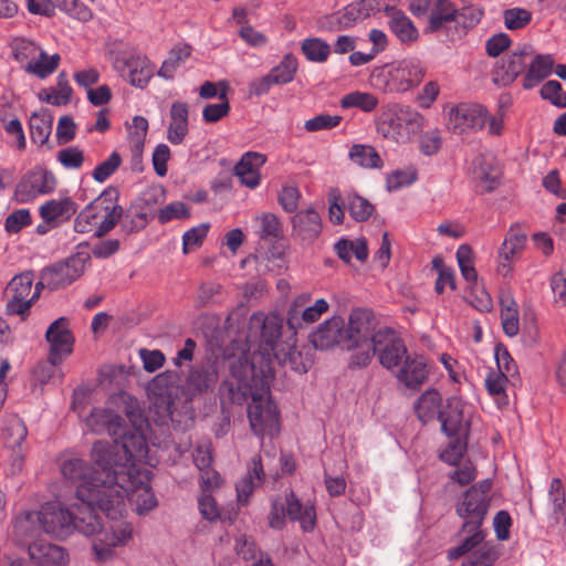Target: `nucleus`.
I'll use <instances>...</instances> for the list:
<instances>
[{
    "mask_svg": "<svg viewBox=\"0 0 566 566\" xmlns=\"http://www.w3.org/2000/svg\"><path fill=\"white\" fill-rule=\"evenodd\" d=\"M91 458L94 468L82 459L73 458L62 463L63 476L75 485V496L78 501L98 503L103 510L118 509L120 489L116 479L123 481L125 467L117 464L115 475L111 473L112 459L107 451V442L97 441L93 444Z\"/></svg>",
    "mask_w": 566,
    "mask_h": 566,
    "instance_id": "f257e3e1",
    "label": "nucleus"
},
{
    "mask_svg": "<svg viewBox=\"0 0 566 566\" xmlns=\"http://www.w3.org/2000/svg\"><path fill=\"white\" fill-rule=\"evenodd\" d=\"M553 70L552 55L536 53L533 45L524 43L495 63L492 76L496 85L505 87L523 75V88L531 90L549 76Z\"/></svg>",
    "mask_w": 566,
    "mask_h": 566,
    "instance_id": "f03ea898",
    "label": "nucleus"
},
{
    "mask_svg": "<svg viewBox=\"0 0 566 566\" xmlns=\"http://www.w3.org/2000/svg\"><path fill=\"white\" fill-rule=\"evenodd\" d=\"M261 356L240 355L229 359V376L219 386L218 395L222 410H228L233 405H242L254 390L255 379L260 376V367L256 360Z\"/></svg>",
    "mask_w": 566,
    "mask_h": 566,
    "instance_id": "7ed1b4c3",
    "label": "nucleus"
},
{
    "mask_svg": "<svg viewBox=\"0 0 566 566\" xmlns=\"http://www.w3.org/2000/svg\"><path fill=\"white\" fill-rule=\"evenodd\" d=\"M122 216L118 190L108 187L76 216L74 230L77 233L94 231V234L101 238L115 228Z\"/></svg>",
    "mask_w": 566,
    "mask_h": 566,
    "instance_id": "20e7f679",
    "label": "nucleus"
},
{
    "mask_svg": "<svg viewBox=\"0 0 566 566\" xmlns=\"http://www.w3.org/2000/svg\"><path fill=\"white\" fill-rule=\"evenodd\" d=\"M378 321L374 312L365 307L354 308L345 326V349L352 352L350 368H364L370 364V344L377 333Z\"/></svg>",
    "mask_w": 566,
    "mask_h": 566,
    "instance_id": "39448f33",
    "label": "nucleus"
},
{
    "mask_svg": "<svg viewBox=\"0 0 566 566\" xmlns=\"http://www.w3.org/2000/svg\"><path fill=\"white\" fill-rule=\"evenodd\" d=\"M273 378L271 366L266 363L260 367V376L252 390V402L248 408V418L252 431L259 436H274L279 432V411L270 399V384Z\"/></svg>",
    "mask_w": 566,
    "mask_h": 566,
    "instance_id": "423d86ee",
    "label": "nucleus"
},
{
    "mask_svg": "<svg viewBox=\"0 0 566 566\" xmlns=\"http://www.w3.org/2000/svg\"><path fill=\"white\" fill-rule=\"evenodd\" d=\"M491 497H485L482 492L469 489L455 505L457 515L463 521L458 532L463 537V547L474 545L481 541L482 528L489 512Z\"/></svg>",
    "mask_w": 566,
    "mask_h": 566,
    "instance_id": "0eeeda50",
    "label": "nucleus"
},
{
    "mask_svg": "<svg viewBox=\"0 0 566 566\" xmlns=\"http://www.w3.org/2000/svg\"><path fill=\"white\" fill-rule=\"evenodd\" d=\"M124 479H116V486L120 489V503L118 509L104 510L107 517H122L125 512V497L130 496L136 504L138 515H144L157 506V500L146 483L147 471L143 472L138 468L128 469L125 467Z\"/></svg>",
    "mask_w": 566,
    "mask_h": 566,
    "instance_id": "6e6552de",
    "label": "nucleus"
},
{
    "mask_svg": "<svg viewBox=\"0 0 566 566\" xmlns=\"http://www.w3.org/2000/svg\"><path fill=\"white\" fill-rule=\"evenodd\" d=\"M423 125L420 113L409 106L387 105L377 119V132L396 143H405L417 134Z\"/></svg>",
    "mask_w": 566,
    "mask_h": 566,
    "instance_id": "1a4fd4ad",
    "label": "nucleus"
},
{
    "mask_svg": "<svg viewBox=\"0 0 566 566\" xmlns=\"http://www.w3.org/2000/svg\"><path fill=\"white\" fill-rule=\"evenodd\" d=\"M114 438V446L107 443V451L111 457V473L115 475L117 464L128 469L137 468L136 462H143L147 458L148 447L142 429L127 430L125 422H122V432Z\"/></svg>",
    "mask_w": 566,
    "mask_h": 566,
    "instance_id": "9d476101",
    "label": "nucleus"
},
{
    "mask_svg": "<svg viewBox=\"0 0 566 566\" xmlns=\"http://www.w3.org/2000/svg\"><path fill=\"white\" fill-rule=\"evenodd\" d=\"M108 56L115 71L133 86L145 87L154 75L150 61L128 45L114 46Z\"/></svg>",
    "mask_w": 566,
    "mask_h": 566,
    "instance_id": "9b49d317",
    "label": "nucleus"
},
{
    "mask_svg": "<svg viewBox=\"0 0 566 566\" xmlns=\"http://www.w3.org/2000/svg\"><path fill=\"white\" fill-rule=\"evenodd\" d=\"M426 75V69L418 59H405L386 73L377 76V84L384 83L382 90L388 93H405L417 87Z\"/></svg>",
    "mask_w": 566,
    "mask_h": 566,
    "instance_id": "f8f14e48",
    "label": "nucleus"
},
{
    "mask_svg": "<svg viewBox=\"0 0 566 566\" xmlns=\"http://www.w3.org/2000/svg\"><path fill=\"white\" fill-rule=\"evenodd\" d=\"M370 361L377 355L379 363L386 369L398 368L408 356L407 348L390 327H380L374 335V344H370Z\"/></svg>",
    "mask_w": 566,
    "mask_h": 566,
    "instance_id": "ddd939ff",
    "label": "nucleus"
},
{
    "mask_svg": "<svg viewBox=\"0 0 566 566\" xmlns=\"http://www.w3.org/2000/svg\"><path fill=\"white\" fill-rule=\"evenodd\" d=\"M103 528L93 542V554L98 562H106L112 559L115 555L114 548L124 546L128 543L133 535L132 524L127 521L118 520L119 517L112 518Z\"/></svg>",
    "mask_w": 566,
    "mask_h": 566,
    "instance_id": "4468645a",
    "label": "nucleus"
},
{
    "mask_svg": "<svg viewBox=\"0 0 566 566\" xmlns=\"http://www.w3.org/2000/svg\"><path fill=\"white\" fill-rule=\"evenodd\" d=\"M34 275L31 271L22 272L13 276L6 287V314L9 316H20L24 321L32 307V284Z\"/></svg>",
    "mask_w": 566,
    "mask_h": 566,
    "instance_id": "2eb2a0df",
    "label": "nucleus"
},
{
    "mask_svg": "<svg viewBox=\"0 0 566 566\" xmlns=\"http://www.w3.org/2000/svg\"><path fill=\"white\" fill-rule=\"evenodd\" d=\"M88 261L90 256L87 254H72L65 260L44 268L42 279L48 283V289L51 291L63 289L83 275Z\"/></svg>",
    "mask_w": 566,
    "mask_h": 566,
    "instance_id": "dca6fc26",
    "label": "nucleus"
},
{
    "mask_svg": "<svg viewBox=\"0 0 566 566\" xmlns=\"http://www.w3.org/2000/svg\"><path fill=\"white\" fill-rule=\"evenodd\" d=\"M489 119L488 109L475 103H460L448 114V128L454 134H469L481 130Z\"/></svg>",
    "mask_w": 566,
    "mask_h": 566,
    "instance_id": "f3484780",
    "label": "nucleus"
},
{
    "mask_svg": "<svg viewBox=\"0 0 566 566\" xmlns=\"http://www.w3.org/2000/svg\"><path fill=\"white\" fill-rule=\"evenodd\" d=\"M38 523L45 534L56 538H65L74 532L72 511L60 502L43 504L38 511Z\"/></svg>",
    "mask_w": 566,
    "mask_h": 566,
    "instance_id": "a211bd4d",
    "label": "nucleus"
},
{
    "mask_svg": "<svg viewBox=\"0 0 566 566\" xmlns=\"http://www.w3.org/2000/svg\"><path fill=\"white\" fill-rule=\"evenodd\" d=\"M249 328L250 331L260 329L261 349L264 353L255 354L262 357L256 360V364L259 363V367L266 363L270 365L269 356L274 353V347H279V344L282 343V340H279L282 322L275 315L253 314L249 321Z\"/></svg>",
    "mask_w": 566,
    "mask_h": 566,
    "instance_id": "6ab92c4d",
    "label": "nucleus"
},
{
    "mask_svg": "<svg viewBox=\"0 0 566 566\" xmlns=\"http://www.w3.org/2000/svg\"><path fill=\"white\" fill-rule=\"evenodd\" d=\"M485 536L486 533L482 532L481 541L463 548V537H460V544L448 551V558L454 560L467 555L462 566H492L499 558V551L493 543L485 541Z\"/></svg>",
    "mask_w": 566,
    "mask_h": 566,
    "instance_id": "aec40b11",
    "label": "nucleus"
},
{
    "mask_svg": "<svg viewBox=\"0 0 566 566\" xmlns=\"http://www.w3.org/2000/svg\"><path fill=\"white\" fill-rule=\"evenodd\" d=\"M56 186L55 177L45 169L29 171L17 185L14 197L18 202H29L41 195L51 193Z\"/></svg>",
    "mask_w": 566,
    "mask_h": 566,
    "instance_id": "412c9836",
    "label": "nucleus"
},
{
    "mask_svg": "<svg viewBox=\"0 0 566 566\" xmlns=\"http://www.w3.org/2000/svg\"><path fill=\"white\" fill-rule=\"evenodd\" d=\"M223 365V358L208 357L206 361L193 367L186 380L188 391L196 395L213 390Z\"/></svg>",
    "mask_w": 566,
    "mask_h": 566,
    "instance_id": "4be33fe9",
    "label": "nucleus"
},
{
    "mask_svg": "<svg viewBox=\"0 0 566 566\" xmlns=\"http://www.w3.org/2000/svg\"><path fill=\"white\" fill-rule=\"evenodd\" d=\"M45 339L50 345L51 359L63 361L72 354L74 336L70 329V321L66 317H59L46 329Z\"/></svg>",
    "mask_w": 566,
    "mask_h": 566,
    "instance_id": "5701e85b",
    "label": "nucleus"
},
{
    "mask_svg": "<svg viewBox=\"0 0 566 566\" xmlns=\"http://www.w3.org/2000/svg\"><path fill=\"white\" fill-rule=\"evenodd\" d=\"M180 387V376L177 371L166 370L153 378L148 385L149 396L158 400L157 403L165 412L171 415L174 399L177 397Z\"/></svg>",
    "mask_w": 566,
    "mask_h": 566,
    "instance_id": "b1692460",
    "label": "nucleus"
},
{
    "mask_svg": "<svg viewBox=\"0 0 566 566\" xmlns=\"http://www.w3.org/2000/svg\"><path fill=\"white\" fill-rule=\"evenodd\" d=\"M310 340L317 349H329L336 345L345 348V321L340 316H333L321 323L310 335Z\"/></svg>",
    "mask_w": 566,
    "mask_h": 566,
    "instance_id": "393cba45",
    "label": "nucleus"
},
{
    "mask_svg": "<svg viewBox=\"0 0 566 566\" xmlns=\"http://www.w3.org/2000/svg\"><path fill=\"white\" fill-rule=\"evenodd\" d=\"M272 355L281 366L301 374L306 373L313 364L307 353L297 349L295 335L279 344V347H274Z\"/></svg>",
    "mask_w": 566,
    "mask_h": 566,
    "instance_id": "a878e982",
    "label": "nucleus"
},
{
    "mask_svg": "<svg viewBox=\"0 0 566 566\" xmlns=\"http://www.w3.org/2000/svg\"><path fill=\"white\" fill-rule=\"evenodd\" d=\"M82 504L76 506L72 511V523L74 524V531L83 534L84 536H96L98 537L103 524L99 516L95 513V509H98L104 513V510L98 503H88L86 501H80Z\"/></svg>",
    "mask_w": 566,
    "mask_h": 566,
    "instance_id": "bb28decb",
    "label": "nucleus"
},
{
    "mask_svg": "<svg viewBox=\"0 0 566 566\" xmlns=\"http://www.w3.org/2000/svg\"><path fill=\"white\" fill-rule=\"evenodd\" d=\"M292 235L313 242L322 232V218L314 208L297 211L291 219Z\"/></svg>",
    "mask_w": 566,
    "mask_h": 566,
    "instance_id": "cd10ccee",
    "label": "nucleus"
},
{
    "mask_svg": "<svg viewBox=\"0 0 566 566\" xmlns=\"http://www.w3.org/2000/svg\"><path fill=\"white\" fill-rule=\"evenodd\" d=\"M429 375L427 359L422 356H407L398 367L396 377L407 388L419 389Z\"/></svg>",
    "mask_w": 566,
    "mask_h": 566,
    "instance_id": "c85d7f7f",
    "label": "nucleus"
},
{
    "mask_svg": "<svg viewBox=\"0 0 566 566\" xmlns=\"http://www.w3.org/2000/svg\"><path fill=\"white\" fill-rule=\"evenodd\" d=\"M381 0H358L344 8L340 14L331 17V23L337 22L339 28L348 29L375 12L380 11Z\"/></svg>",
    "mask_w": 566,
    "mask_h": 566,
    "instance_id": "c756f323",
    "label": "nucleus"
},
{
    "mask_svg": "<svg viewBox=\"0 0 566 566\" xmlns=\"http://www.w3.org/2000/svg\"><path fill=\"white\" fill-rule=\"evenodd\" d=\"M526 243V235L518 229L511 228L499 250L497 271L506 276L515 259L521 254Z\"/></svg>",
    "mask_w": 566,
    "mask_h": 566,
    "instance_id": "7c9ffc66",
    "label": "nucleus"
},
{
    "mask_svg": "<svg viewBox=\"0 0 566 566\" xmlns=\"http://www.w3.org/2000/svg\"><path fill=\"white\" fill-rule=\"evenodd\" d=\"M266 161V156L256 151H247L240 161L234 166V174L240 182L250 189L260 185V167Z\"/></svg>",
    "mask_w": 566,
    "mask_h": 566,
    "instance_id": "2f4dec72",
    "label": "nucleus"
},
{
    "mask_svg": "<svg viewBox=\"0 0 566 566\" xmlns=\"http://www.w3.org/2000/svg\"><path fill=\"white\" fill-rule=\"evenodd\" d=\"M28 552L32 560L44 566H61L69 560V553L64 547L44 541L29 544Z\"/></svg>",
    "mask_w": 566,
    "mask_h": 566,
    "instance_id": "473e14b6",
    "label": "nucleus"
},
{
    "mask_svg": "<svg viewBox=\"0 0 566 566\" xmlns=\"http://www.w3.org/2000/svg\"><path fill=\"white\" fill-rule=\"evenodd\" d=\"M255 269L260 275L272 273L279 275L286 268L284 247L272 244L266 250L260 249L253 256Z\"/></svg>",
    "mask_w": 566,
    "mask_h": 566,
    "instance_id": "72a5a7b5",
    "label": "nucleus"
},
{
    "mask_svg": "<svg viewBox=\"0 0 566 566\" xmlns=\"http://www.w3.org/2000/svg\"><path fill=\"white\" fill-rule=\"evenodd\" d=\"M123 418L108 409L94 408L86 418V426L93 433L107 432L116 437L122 432Z\"/></svg>",
    "mask_w": 566,
    "mask_h": 566,
    "instance_id": "f704fd0d",
    "label": "nucleus"
},
{
    "mask_svg": "<svg viewBox=\"0 0 566 566\" xmlns=\"http://www.w3.org/2000/svg\"><path fill=\"white\" fill-rule=\"evenodd\" d=\"M265 479L260 455H254L248 464V473L237 483V495L240 503L245 504L255 488Z\"/></svg>",
    "mask_w": 566,
    "mask_h": 566,
    "instance_id": "c9c22d12",
    "label": "nucleus"
},
{
    "mask_svg": "<svg viewBox=\"0 0 566 566\" xmlns=\"http://www.w3.org/2000/svg\"><path fill=\"white\" fill-rule=\"evenodd\" d=\"M283 502L286 514L292 521H298L304 531H311L314 527L316 514L312 503L303 504L293 491L285 494Z\"/></svg>",
    "mask_w": 566,
    "mask_h": 566,
    "instance_id": "e433bc0d",
    "label": "nucleus"
},
{
    "mask_svg": "<svg viewBox=\"0 0 566 566\" xmlns=\"http://www.w3.org/2000/svg\"><path fill=\"white\" fill-rule=\"evenodd\" d=\"M385 13L389 18L390 30L401 42H412L418 39V30L401 10L386 6Z\"/></svg>",
    "mask_w": 566,
    "mask_h": 566,
    "instance_id": "4c0bfd02",
    "label": "nucleus"
},
{
    "mask_svg": "<svg viewBox=\"0 0 566 566\" xmlns=\"http://www.w3.org/2000/svg\"><path fill=\"white\" fill-rule=\"evenodd\" d=\"M438 419L446 434L449 437L457 436L463 423L462 401L457 397L449 398L444 409L439 411Z\"/></svg>",
    "mask_w": 566,
    "mask_h": 566,
    "instance_id": "58836bf2",
    "label": "nucleus"
},
{
    "mask_svg": "<svg viewBox=\"0 0 566 566\" xmlns=\"http://www.w3.org/2000/svg\"><path fill=\"white\" fill-rule=\"evenodd\" d=\"M40 531L41 526L38 523V511L23 512L18 515L13 522L12 536L17 543L29 546L31 539H33Z\"/></svg>",
    "mask_w": 566,
    "mask_h": 566,
    "instance_id": "ea45409f",
    "label": "nucleus"
},
{
    "mask_svg": "<svg viewBox=\"0 0 566 566\" xmlns=\"http://www.w3.org/2000/svg\"><path fill=\"white\" fill-rule=\"evenodd\" d=\"M75 212L76 203L70 198L51 200L40 207V216L46 223L66 220Z\"/></svg>",
    "mask_w": 566,
    "mask_h": 566,
    "instance_id": "a19ab883",
    "label": "nucleus"
},
{
    "mask_svg": "<svg viewBox=\"0 0 566 566\" xmlns=\"http://www.w3.org/2000/svg\"><path fill=\"white\" fill-rule=\"evenodd\" d=\"M441 396L436 389L426 390L417 400L415 410L422 423L431 421L436 415L439 416Z\"/></svg>",
    "mask_w": 566,
    "mask_h": 566,
    "instance_id": "79ce46f5",
    "label": "nucleus"
},
{
    "mask_svg": "<svg viewBox=\"0 0 566 566\" xmlns=\"http://www.w3.org/2000/svg\"><path fill=\"white\" fill-rule=\"evenodd\" d=\"M191 51L192 48L186 43L174 45L168 53V57L163 62L158 75L166 80H171L180 64L190 56Z\"/></svg>",
    "mask_w": 566,
    "mask_h": 566,
    "instance_id": "37998d69",
    "label": "nucleus"
},
{
    "mask_svg": "<svg viewBox=\"0 0 566 566\" xmlns=\"http://www.w3.org/2000/svg\"><path fill=\"white\" fill-rule=\"evenodd\" d=\"M458 9L451 0H437L429 15V30L436 32L448 22H455Z\"/></svg>",
    "mask_w": 566,
    "mask_h": 566,
    "instance_id": "c03bdc74",
    "label": "nucleus"
},
{
    "mask_svg": "<svg viewBox=\"0 0 566 566\" xmlns=\"http://www.w3.org/2000/svg\"><path fill=\"white\" fill-rule=\"evenodd\" d=\"M53 117L46 112H34L29 120L33 143L44 145L52 132Z\"/></svg>",
    "mask_w": 566,
    "mask_h": 566,
    "instance_id": "a18cd8bd",
    "label": "nucleus"
},
{
    "mask_svg": "<svg viewBox=\"0 0 566 566\" xmlns=\"http://www.w3.org/2000/svg\"><path fill=\"white\" fill-rule=\"evenodd\" d=\"M335 251L339 259L348 263L354 255L358 261L365 262L368 258V247L364 239H342L335 244Z\"/></svg>",
    "mask_w": 566,
    "mask_h": 566,
    "instance_id": "49530a36",
    "label": "nucleus"
},
{
    "mask_svg": "<svg viewBox=\"0 0 566 566\" xmlns=\"http://www.w3.org/2000/svg\"><path fill=\"white\" fill-rule=\"evenodd\" d=\"M349 158L363 168H380L382 166L379 154L369 145H353L349 150Z\"/></svg>",
    "mask_w": 566,
    "mask_h": 566,
    "instance_id": "de8ad7c7",
    "label": "nucleus"
},
{
    "mask_svg": "<svg viewBox=\"0 0 566 566\" xmlns=\"http://www.w3.org/2000/svg\"><path fill=\"white\" fill-rule=\"evenodd\" d=\"M148 130V122L143 116H135L133 118L132 127L129 128L128 139L130 150L134 159H139L145 145V139Z\"/></svg>",
    "mask_w": 566,
    "mask_h": 566,
    "instance_id": "09e8293b",
    "label": "nucleus"
},
{
    "mask_svg": "<svg viewBox=\"0 0 566 566\" xmlns=\"http://www.w3.org/2000/svg\"><path fill=\"white\" fill-rule=\"evenodd\" d=\"M59 62V54L48 56L44 51H40L38 57L25 65V71L39 76L40 78H44L57 69Z\"/></svg>",
    "mask_w": 566,
    "mask_h": 566,
    "instance_id": "8fccbe9b",
    "label": "nucleus"
},
{
    "mask_svg": "<svg viewBox=\"0 0 566 566\" xmlns=\"http://www.w3.org/2000/svg\"><path fill=\"white\" fill-rule=\"evenodd\" d=\"M377 105L378 98L371 93L367 92H352L343 96L340 99V106L343 108L356 107L364 112H371L377 107Z\"/></svg>",
    "mask_w": 566,
    "mask_h": 566,
    "instance_id": "3c124183",
    "label": "nucleus"
},
{
    "mask_svg": "<svg viewBox=\"0 0 566 566\" xmlns=\"http://www.w3.org/2000/svg\"><path fill=\"white\" fill-rule=\"evenodd\" d=\"M346 207L350 217L357 222H363L369 219L375 209L366 198L356 193L347 195Z\"/></svg>",
    "mask_w": 566,
    "mask_h": 566,
    "instance_id": "603ef678",
    "label": "nucleus"
},
{
    "mask_svg": "<svg viewBox=\"0 0 566 566\" xmlns=\"http://www.w3.org/2000/svg\"><path fill=\"white\" fill-rule=\"evenodd\" d=\"M28 430L24 422L18 417H11L3 429L4 443L9 448H15L27 438Z\"/></svg>",
    "mask_w": 566,
    "mask_h": 566,
    "instance_id": "864d4df0",
    "label": "nucleus"
},
{
    "mask_svg": "<svg viewBox=\"0 0 566 566\" xmlns=\"http://www.w3.org/2000/svg\"><path fill=\"white\" fill-rule=\"evenodd\" d=\"M219 84L222 85V91L219 93L221 103L209 104L203 108L202 117L206 123H216L230 112V104L227 98L228 84L226 82H219Z\"/></svg>",
    "mask_w": 566,
    "mask_h": 566,
    "instance_id": "5fc2aeb1",
    "label": "nucleus"
},
{
    "mask_svg": "<svg viewBox=\"0 0 566 566\" xmlns=\"http://www.w3.org/2000/svg\"><path fill=\"white\" fill-rule=\"evenodd\" d=\"M302 52L312 62H325L331 53L327 42L318 38L305 39L302 43Z\"/></svg>",
    "mask_w": 566,
    "mask_h": 566,
    "instance_id": "6e6d98bb",
    "label": "nucleus"
},
{
    "mask_svg": "<svg viewBox=\"0 0 566 566\" xmlns=\"http://www.w3.org/2000/svg\"><path fill=\"white\" fill-rule=\"evenodd\" d=\"M256 221L260 224L259 237L261 240H275L282 237V224L274 213H263L256 218Z\"/></svg>",
    "mask_w": 566,
    "mask_h": 566,
    "instance_id": "4d7b16f0",
    "label": "nucleus"
},
{
    "mask_svg": "<svg viewBox=\"0 0 566 566\" xmlns=\"http://www.w3.org/2000/svg\"><path fill=\"white\" fill-rule=\"evenodd\" d=\"M120 401L123 403V412L130 421L133 428L135 429H143L146 419L144 416V410L135 397L123 394L120 396Z\"/></svg>",
    "mask_w": 566,
    "mask_h": 566,
    "instance_id": "13d9d810",
    "label": "nucleus"
},
{
    "mask_svg": "<svg viewBox=\"0 0 566 566\" xmlns=\"http://www.w3.org/2000/svg\"><path fill=\"white\" fill-rule=\"evenodd\" d=\"M297 61L292 55H285L282 62L273 67L269 73L274 84H286L290 83L296 73Z\"/></svg>",
    "mask_w": 566,
    "mask_h": 566,
    "instance_id": "bf43d9fd",
    "label": "nucleus"
},
{
    "mask_svg": "<svg viewBox=\"0 0 566 566\" xmlns=\"http://www.w3.org/2000/svg\"><path fill=\"white\" fill-rule=\"evenodd\" d=\"M308 302L310 295L302 294L295 297L291 304L286 316V323L291 329L295 331L297 328H303L306 325L304 310Z\"/></svg>",
    "mask_w": 566,
    "mask_h": 566,
    "instance_id": "052dcab7",
    "label": "nucleus"
},
{
    "mask_svg": "<svg viewBox=\"0 0 566 566\" xmlns=\"http://www.w3.org/2000/svg\"><path fill=\"white\" fill-rule=\"evenodd\" d=\"M308 302L310 295L302 294L295 297L291 304L286 316V323L291 329L295 331L297 328H303L306 325L304 310Z\"/></svg>",
    "mask_w": 566,
    "mask_h": 566,
    "instance_id": "680f3d73",
    "label": "nucleus"
},
{
    "mask_svg": "<svg viewBox=\"0 0 566 566\" xmlns=\"http://www.w3.org/2000/svg\"><path fill=\"white\" fill-rule=\"evenodd\" d=\"M11 46L14 59L25 65L34 61L41 51L34 42L23 38L14 39Z\"/></svg>",
    "mask_w": 566,
    "mask_h": 566,
    "instance_id": "e2e57ef3",
    "label": "nucleus"
},
{
    "mask_svg": "<svg viewBox=\"0 0 566 566\" xmlns=\"http://www.w3.org/2000/svg\"><path fill=\"white\" fill-rule=\"evenodd\" d=\"M475 176L480 181L482 191L491 192L499 185V172L489 160H481L480 166L475 169Z\"/></svg>",
    "mask_w": 566,
    "mask_h": 566,
    "instance_id": "0e129e2a",
    "label": "nucleus"
},
{
    "mask_svg": "<svg viewBox=\"0 0 566 566\" xmlns=\"http://www.w3.org/2000/svg\"><path fill=\"white\" fill-rule=\"evenodd\" d=\"M328 214L329 220L334 224H342L344 222L346 207V199L344 200L338 188L329 189L327 193Z\"/></svg>",
    "mask_w": 566,
    "mask_h": 566,
    "instance_id": "69168bd1",
    "label": "nucleus"
},
{
    "mask_svg": "<svg viewBox=\"0 0 566 566\" xmlns=\"http://www.w3.org/2000/svg\"><path fill=\"white\" fill-rule=\"evenodd\" d=\"M504 24L509 30H520L532 21V12L524 8H511L503 12Z\"/></svg>",
    "mask_w": 566,
    "mask_h": 566,
    "instance_id": "338daca9",
    "label": "nucleus"
},
{
    "mask_svg": "<svg viewBox=\"0 0 566 566\" xmlns=\"http://www.w3.org/2000/svg\"><path fill=\"white\" fill-rule=\"evenodd\" d=\"M417 180V170L408 167L402 170H395L387 176L386 186L388 191H395L402 187L410 186Z\"/></svg>",
    "mask_w": 566,
    "mask_h": 566,
    "instance_id": "774afa93",
    "label": "nucleus"
}]
</instances>
